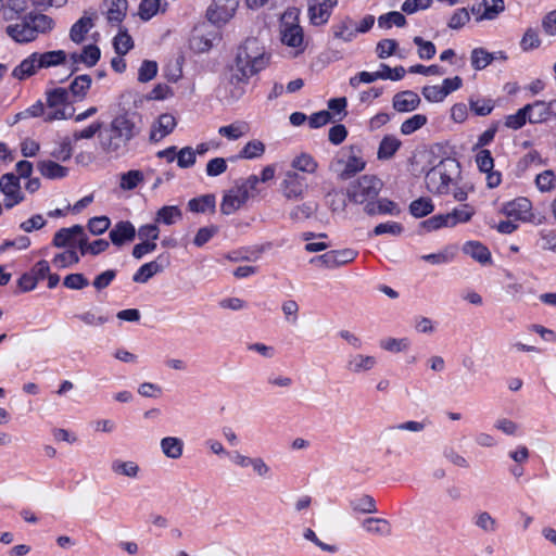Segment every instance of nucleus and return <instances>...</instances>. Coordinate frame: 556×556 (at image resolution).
Wrapping results in <instances>:
<instances>
[{"mask_svg": "<svg viewBox=\"0 0 556 556\" xmlns=\"http://www.w3.org/2000/svg\"><path fill=\"white\" fill-rule=\"evenodd\" d=\"M144 180V175L141 170L131 169L123 173L119 177V188L124 191L136 189Z\"/></svg>", "mask_w": 556, "mask_h": 556, "instance_id": "40", "label": "nucleus"}, {"mask_svg": "<svg viewBox=\"0 0 556 556\" xmlns=\"http://www.w3.org/2000/svg\"><path fill=\"white\" fill-rule=\"evenodd\" d=\"M405 23V16L397 11H392L378 17V25L381 28H391L393 25L402 27Z\"/></svg>", "mask_w": 556, "mask_h": 556, "instance_id": "53", "label": "nucleus"}, {"mask_svg": "<svg viewBox=\"0 0 556 556\" xmlns=\"http://www.w3.org/2000/svg\"><path fill=\"white\" fill-rule=\"evenodd\" d=\"M299 10L295 8L287 9L280 18V40L282 45L293 50V55L303 53L306 43L304 41V33L299 24Z\"/></svg>", "mask_w": 556, "mask_h": 556, "instance_id": "5", "label": "nucleus"}, {"mask_svg": "<svg viewBox=\"0 0 556 556\" xmlns=\"http://www.w3.org/2000/svg\"><path fill=\"white\" fill-rule=\"evenodd\" d=\"M100 49L96 45L86 46L81 53H73L72 60L74 63L81 62L87 66H93L100 59Z\"/></svg>", "mask_w": 556, "mask_h": 556, "instance_id": "41", "label": "nucleus"}, {"mask_svg": "<svg viewBox=\"0 0 556 556\" xmlns=\"http://www.w3.org/2000/svg\"><path fill=\"white\" fill-rule=\"evenodd\" d=\"M362 529L370 535L386 538L391 535V523L383 518L368 517L361 523Z\"/></svg>", "mask_w": 556, "mask_h": 556, "instance_id": "19", "label": "nucleus"}, {"mask_svg": "<svg viewBox=\"0 0 556 556\" xmlns=\"http://www.w3.org/2000/svg\"><path fill=\"white\" fill-rule=\"evenodd\" d=\"M111 471L117 477L136 480L138 479L141 469L135 460L115 458L111 462Z\"/></svg>", "mask_w": 556, "mask_h": 556, "instance_id": "21", "label": "nucleus"}, {"mask_svg": "<svg viewBox=\"0 0 556 556\" xmlns=\"http://www.w3.org/2000/svg\"><path fill=\"white\" fill-rule=\"evenodd\" d=\"M434 210L433 203L429 198H419L414 200L409 205L410 214L416 218H421L430 214Z\"/></svg>", "mask_w": 556, "mask_h": 556, "instance_id": "46", "label": "nucleus"}, {"mask_svg": "<svg viewBox=\"0 0 556 556\" xmlns=\"http://www.w3.org/2000/svg\"><path fill=\"white\" fill-rule=\"evenodd\" d=\"M420 103L417 93L413 91H402L393 98V108L399 112H409L415 110Z\"/></svg>", "mask_w": 556, "mask_h": 556, "instance_id": "29", "label": "nucleus"}, {"mask_svg": "<svg viewBox=\"0 0 556 556\" xmlns=\"http://www.w3.org/2000/svg\"><path fill=\"white\" fill-rule=\"evenodd\" d=\"M117 54H126L134 46L131 37L126 31H119L113 41Z\"/></svg>", "mask_w": 556, "mask_h": 556, "instance_id": "58", "label": "nucleus"}, {"mask_svg": "<svg viewBox=\"0 0 556 556\" xmlns=\"http://www.w3.org/2000/svg\"><path fill=\"white\" fill-rule=\"evenodd\" d=\"M473 525L486 534L495 533L500 527L497 520L486 510H479L475 514Z\"/></svg>", "mask_w": 556, "mask_h": 556, "instance_id": "34", "label": "nucleus"}, {"mask_svg": "<svg viewBox=\"0 0 556 556\" xmlns=\"http://www.w3.org/2000/svg\"><path fill=\"white\" fill-rule=\"evenodd\" d=\"M37 169L48 179H61L67 176L68 168L51 160H41L37 163Z\"/></svg>", "mask_w": 556, "mask_h": 556, "instance_id": "28", "label": "nucleus"}, {"mask_svg": "<svg viewBox=\"0 0 556 556\" xmlns=\"http://www.w3.org/2000/svg\"><path fill=\"white\" fill-rule=\"evenodd\" d=\"M0 191L3 194V205L8 210H11L24 201L20 178L12 173L4 174L0 177Z\"/></svg>", "mask_w": 556, "mask_h": 556, "instance_id": "10", "label": "nucleus"}, {"mask_svg": "<svg viewBox=\"0 0 556 556\" xmlns=\"http://www.w3.org/2000/svg\"><path fill=\"white\" fill-rule=\"evenodd\" d=\"M526 108L531 124L544 123L556 117V99L548 102L535 101L531 104H526Z\"/></svg>", "mask_w": 556, "mask_h": 556, "instance_id": "12", "label": "nucleus"}, {"mask_svg": "<svg viewBox=\"0 0 556 556\" xmlns=\"http://www.w3.org/2000/svg\"><path fill=\"white\" fill-rule=\"evenodd\" d=\"M164 456L169 459H178L184 453V441L176 437H165L160 442Z\"/></svg>", "mask_w": 556, "mask_h": 556, "instance_id": "33", "label": "nucleus"}, {"mask_svg": "<svg viewBox=\"0 0 556 556\" xmlns=\"http://www.w3.org/2000/svg\"><path fill=\"white\" fill-rule=\"evenodd\" d=\"M84 235V228L75 225L70 228H61L55 232L53 238V245L56 248H64L72 245L73 241Z\"/></svg>", "mask_w": 556, "mask_h": 556, "instance_id": "30", "label": "nucleus"}, {"mask_svg": "<svg viewBox=\"0 0 556 556\" xmlns=\"http://www.w3.org/2000/svg\"><path fill=\"white\" fill-rule=\"evenodd\" d=\"M157 73V64L154 61L146 60L142 62L138 72V80L141 83L150 81Z\"/></svg>", "mask_w": 556, "mask_h": 556, "instance_id": "60", "label": "nucleus"}, {"mask_svg": "<svg viewBox=\"0 0 556 556\" xmlns=\"http://www.w3.org/2000/svg\"><path fill=\"white\" fill-rule=\"evenodd\" d=\"M463 251L475 261L486 264L491 261V253L489 249L478 241H469L464 244Z\"/></svg>", "mask_w": 556, "mask_h": 556, "instance_id": "35", "label": "nucleus"}, {"mask_svg": "<svg viewBox=\"0 0 556 556\" xmlns=\"http://www.w3.org/2000/svg\"><path fill=\"white\" fill-rule=\"evenodd\" d=\"M380 346L386 351L399 353L408 349L409 341L407 339L387 338L380 342Z\"/></svg>", "mask_w": 556, "mask_h": 556, "instance_id": "61", "label": "nucleus"}, {"mask_svg": "<svg viewBox=\"0 0 556 556\" xmlns=\"http://www.w3.org/2000/svg\"><path fill=\"white\" fill-rule=\"evenodd\" d=\"M90 86L91 77L89 75H79L71 83L70 90L74 97L83 99Z\"/></svg>", "mask_w": 556, "mask_h": 556, "instance_id": "49", "label": "nucleus"}, {"mask_svg": "<svg viewBox=\"0 0 556 556\" xmlns=\"http://www.w3.org/2000/svg\"><path fill=\"white\" fill-rule=\"evenodd\" d=\"M476 164L482 173L493 170L494 160L489 150H480L476 155Z\"/></svg>", "mask_w": 556, "mask_h": 556, "instance_id": "62", "label": "nucleus"}, {"mask_svg": "<svg viewBox=\"0 0 556 556\" xmlns=\"http://www.w3.org/2000/svg\"><path fill=\"white\" fill-rule=\"evenodd\" d=\"M427 123V117L422 114H416L401 125V132L403 135H410L416 130L420 129Z\"/></svg>", "mask_w": 556, "mask_h": 556, "instance_id": "56", "label": "nucleus"}, {"mask_svg": "<svg viewBox=\"0 0 556 556\" xmlns=\"http://www.w3.org/2000/svg\"><path fill=\"white\" fill-rule=\"evenodd\" d=\"M527 121H529V114L525 105L523 108L519 109L515 114L506 116L504 124L507 128L517 130L521 128L527 123Z\"/></svg>", "mask_w": 556, "mask_h": 556, "instance_id": "54", "label": "nucleus"}, {"mask_svg": "<svg viewBox=\"0 0 556 556\" xmlns=\"http://www.w3.org/2000/svg\"><path fill=\"white\" fill-rule=\"evenodd\" d=\"M250 198V193L244 188L235 187L223 198L220 211L225 215H230L238 211Z\"/></svg>", "mask_w": 556, "mask_h": 556, "instance_id": "15", "label": "nucleus"}, {"mask_svg": "<svg viewBox=\"0 0 556 556\" xmlns=\"http://www.w3.org/2000/svg\"><path fill=\"white\" fill-rule=\"evenodd\" d=\"M459 175V163L453 157L443 159L426 174V187L434 194L452 192L456 201L464 202L468 194L464 188L457 186Z\"/></svg>", "mask_w": 556, "mask_h": 556, "instance_id": "2", "label": "nucleus"}, {"mask_svg": "<svg viewBox=\"0 0 556 556\" xmlns=\"http://www.w3.org/2000/svg\"><path fill=\"white\" fill-rule=\"evenodd\" d=\"M536 245L542 251L556 253V229H541L538 232Z\"/></svg>", "mask_w": 556, "mask_h": 556, "instance_id": "42", "label": "nucleus"}, {"mask_svg": "<svg viewBox=\"0 0 556 556\" xmlns=\"http://www.w3.org/2000/svg\"><path fill=\"white\" fill-rule=\"evenodd\" d=\"M337 0H308V15L311 23L323 25L328 22Z\"/></svg>", "mask_w": 556, "mask_h": 556, "instance_id": "13", "label": "nucleus"}, {"mask_svg": "<svg viewBox=\"0 0 556 556\" xmlns=\"http://www.w3.org/2000/svg\"><path fill=\"white\" fill-rule=\"evenodd\" d=\"M269 62L265 46L257 38H248L239 48L235 63L230 68L229 85L233 99L244 93L249 79L264 70Z\"/></svg>", "mask_w": 556, "mask_h": 556, "instance_id": "1", "label": "nucleus"}, {"mask_svg": "<svg viewBox=\"0 0 556 556\" xmlns=\"http://www.w3.org/2000/svg\"><path fill=\"white\" fill-rule=\"evenodd\" d=\"M473 213H475L473 208L471 206H469L468 204L462 205L460 207L453 210L451 213H447L448 218H450V225H452V227H454L457 224L466 223V222L470 220Z\"/></svg>", "mask_w": 556, "mask_h": 556, "instance_id": "51", "label": "nucleus"}, {"mask_svg": "<svg viewBox=\"0 0 556 556\" xmlns=\"http://www.w3.org/2000/svg\"><path fill=\"white\" fill-rule=\"evenodd\" d=\"M382 186L383 184L378 177L364 175L350 184L348 188V197L352 202L363 204L365 206L367 203L377 199Z\"/></svg>", "mask_w": 556, "mask_h": 556, "instance_id": "6", "label": "nucleus"}, {"mask_svg": "<svg viewBox=\"0 0 556 556\" xmlns=\"http://www.w3.org/2000/svg\"><path fill=\"white\" fill-rule=\"evenodd\" d=\"M75 318L80 320L84 325L90 327H101L109 320V317L104 315L99 308H90L84 311L75 315Z\"/></svg>", "mask_w": 556, "mask_h": 556, "instance_id": "36", "label": "nucleus"}, {"mask_svg": "<svg viewBox=\"0 0 556 556\" xmlns=\"http://www.w3.org/2000/svg\"><path fill=\"white\" fill-rule=\"evenodd\" d=\"M104 7L108 21L118 24L126 15L128 3L127 0H105Z\"/></svg>", "mask_w": 556, "mask_h": 556, "instance_id": "31", "label": "nucleus"}, {"mask_svg": "<svg viewBox=\"0 0 556 556\" xmlns=\"http://www.w3.org/2000/svg\"><path fill=\"white\" fill-rule=\"evenodd\" d=\"M265 152V144L260 140L249 141L240 151L239 157L252 160L261 157Z\"/></svg>", "mask_w": 556, "mask_h": 556, "instance_id": "50", "label": "nucleus"}, {"mask_svg": "<svg viewBox=\"0 0 556 556\" xmlns=\"http://www.w3.org/2000/svg\"><path fill=\"white\" fill-rule=\"evenodd\" d=\"M136 236V229L130 222H119L110 231V239L115 245H122L126 241H131Z\"/></svg>", "mask_w": 556, "mask_h": 556, "instance_id": "24", "label": "nucleus"}, {"mask_svg": "<svg viewBox=\"0 0 556 556\" xmlns=\"http://www.w3.org/2000/svg\"><path fill=\"white\" fill-rule=\"evenodd\" d=\"M308 190L306 178L294 172L286 170L279 182V192L289 202L302 200Z\"/></svg>", "mask_w": 556, "mask_h": 556, "instance_id": "8", "label": "nucleus"}, {"mask_svg": "<svg viewBox=\"0 0 556 556\" xmlns=\"http://www.w3.org/2000/svg\"><path fill=\"white\" fill-rule=\"evenodd\" d=\"M176 125L177 122L174 115L169 113L161 114L152 125L150 139L155 142L162 140L173 132Z\"/></svg>", "mask_w": 556, "mask_h": 556, "instance_id": "17", "label": "nucleus"}, {"mask_svg": "<svg viewBox=\"0 0 556 556\" xmlns=\"http://www.w3.org/2000/svg\"><path fill=\"white\" fill-rule=\"evenodd\" d=\"M414 43L418 47V56L422 60H430L435 54V46L419 36L414 37Z\"/></svg>", "mask_w": 556, "mask_h": 556, "instance_id": "57", "label": "nucleus"}, {"mask_svg": "<svg viewBox=\"0 0 556 556\" xmlns=\"http://www.w3.org/2000/svg\"><path fill=\"white\" fill-rule=\"evenodd\" d=\"M401 144V141L395 136L383 137L378 148V159L390 160L400 149Z\"/></svg>", "mask_w": 556, "mask_h": 556, "instance_id": "37", "label": "nucleus"}, {"mask_svg": "<svg viewBox=\"0 0 556 556\" xmlns=\"http://www.w3.org/2000/svg\"><path fill=\"white\" fill-rule=\"evenodd\" d=\"M217 231L218 228L213 225L200 228L193 239V244L198 248L203 247L217 233Z\"/></svg>", "mask_w": 556, "mask_h": 556, "instance_id": "63", "label": "nucleus"}, {"mask_svg": "<svg viewBox=\"0 0 556 556\" xmlns=\"http://www.w3.org/2000/svg\"><path fill=\"white\" fill-rule=\"evenodd\" d=\"M214 206L215 199L213 195H203L201 198H194L188 202L189 210L195 213H204L210 208H214Z\"/></svg>", "mask_w": 556, "mask_h": 556, "instance_id": "55", "label": "nucleus"}, {"mask_svg": "<svg viewBox=\"0 0 556 556\" xmlns=\"http://www.w3.org/2000/svg\"><path fill=\"white\" fill-rule=\"evenodd\" d=\"M40 68L37 60V52L31 53L24 59L13 71L12 76L18 80H24L37 73Z\"/></svg>", "mask_w": 556, "mask_h": 556, "instance_id": "26", "label": "nucleus"}, {"mask_svg": "<svg viewBox=\"0 0 556 556\" xmlns=\"http://www.w3.org/2000/svg\"><path fill=\"white\" fill-rule=\"evenodd\" d=\"M493 60L494 55L483 48H476L471 51V65L477 71L485 68Z\"/></svg>", "mask_w": 556, "mask_h": 556, "instance_id": "47", "label": "nucleus"}, {"mask_svg": "<svg viewBox=\"0 0 556 556\" xmlns=\"http://www.w3.org/2000/svg\"><path fill=\"white\" fill-rule=\"evenodd\" d=\"M377 365V359L371 355L354 354L351 355L346 363V369L355 375L365 374Z\"/></svg>", "mask_w": 556, "mask_h": 556, "instance_id": "22", "label": "nucleus"}, {"mask_svg": "<svg viewBox=\"0 0 556 556\" xmlns=\"http://www.w3.org/2000/svg\"><path fill=\"white\" fill-rule=\"evenodd\" d=\"M338 165H342L343 168L339 170V178L342 180H346L354 176L355 174L362 172L365 168V161L353 153V149H351L350 154L348 159L344 160H338Z\"/></svg>", "mask_w": 556, "mask_h": 556, "instance_id": "20", "label": "nucleus"}, {"mask_svg": "<svg viewBox=\"0 0 556 556\" xmlns=\"http://www.w3.org/2000/svg\"><path fill=\"white\" fill-rule=\"evenodd\" d=\"M470 20L469 12L465 9L456 10L451 16L447 26L452 29H459L465 26Z\"/></svg>", "mask_w": 556, "mask_h": 556, "instance_id": "64", "label": "nucleus"}, {"mask_svg": "<svg viewBox=\"0 0 556 556\" xmlns=\"http://www.w3.org/2000/svg\"><path fill=\"white\" fill-rule=\"evenodd\" d=\"M98 18L96 11H86L84 15L76 21L70 29V38L75 43H81L87 33L94 26Z\"/></svg>", "mask_w": 556, "mask_h": 556, "instance_id": "14", "label": "nucleus"}, {"mask_svg": "<svg viewBox=\"0 0 556 556\" xmlns=\"http://www.w3.org/2000/svg\"><path fill=\"white\" fill-rule=\"evenodd\" d=\"M181 218V211L176 205H166L156 212L155 223L173 225Z\"/></svg>", "mask_w": 556, "mask_h": 556, "instance_id": "43", "label": "nucleus"}, {"mask_svg": "<svg viewBox=\"0 0 556 556\" xmlns=\"http://www.w3.org/2000/svg\"><path fill=\"white\" fill-rule=\"evenodd\" d=\"M54 27V21L41 13H28L15 23L7 26L5 33L18 43L34 41L39 35L50 33Z\"/></svg>", "mask_w": 556, "mask_h": 556, "instance_id": "4", "label": "nucleus"}, {"mask_svg": "<svg viewBox=\"0 0 556 556\" xmlns=\"http://www.w3.org/2000/svg\"><path fill=\"white\" fill-rule=\"evenodd\" d=\"M290 166V170H294L299 174H315L318 168V163L311 154L303 152L292 159Z\"/></svg>", "mask_w": 556, "mask_h": 556, "instance_id": "32", "label": "nucleus"}, {"mask_svg": "<svg viewBox=\"0 0 556 556\" xmlns=\"http://www.w3.org/2000/svg\"><path fill=\"white\" fill-rule=\"evenodd\" d=\"M426 428L422 421L409 420L399 425L387 427L380 434L384 441H390L395 438L397 431L421 432Z\"/></svg>", "mask_w": 556, "mask_h": 556, "instance_id": "25", "label": "nucleus"}, {"mask_svg": "<svg viewBox=\"0 0 556 556\" xmlns=\"http://www.w3.org/2000/svg\"><path fill=\"white\" fill-rule=\"evenodd\" d=\"M161 0H142L139 5V16L148 21L153 17L160 10Z\"/></svg>", "mask_w": 556, "mask_h": 556, "instance_id": "59", "label": "nucleus"}, {"mask_svg": "<svg viewBox=\"0 0 556 556\" xmlns=\"http://www.w3.org/2000/svg\"><path fill=\"white\" fill-rule=\"evenodd\" d=\"M535 185L541 192H551L556 187V176L553 170H544L536 175Z\"/></svg>", "mask_w": 556, "mask_h": 556, "instance_id": "52", "label": "nucleus"}, {"mask_svg": "<svg viewBox=\"0 0 556 556\" xmlns=\"http://www.w3.org/2000/svg\"><path fill=\"white\" fill-rule=\"evenodd\" d=\"M67 90L55 88L47 94V106L43 112L46 122L67 119L73 116L74 108L67 101Z\"/></svg>", "mask_w": 556, "mask_h": 556, "instance_id": "7", "label": "nucleus"}, {"mask_svg": "<svg viewBox=\"0 0 556 556\" xmlns=\"http://www.w3.org/2000/svg\"><path fill=\"white\" fill-rule=\"evenodd\" d=\"M364 212L370 216L374 215H399L400 208L397 204L387 198L374 200L367 203L364 207Z\"/></svg>", "mask_w": 556, "mask_h": 556, "instance_id": "23", "label": "nucleus"}, {"mask_svg": "<svg viewBox=\"0 0 556 556\" xmlns=\"http://www.w3.org/2000/svg\"><path fill=\"white\" fill-rule=\"evenodd\" d=\"M532 204L527 198H517L505 206V213L509 217L520 219L522 222H531L533 214L531 212Z\"/></svg>", "mask_w": 556, "mask_h": 556, "instance_id": "18", "label": "nucleus"}, {"mask_svg": "<svg viewBox=\"0 0 556 556\" xmlns=\"http://www.w3.org/2000/svg\"><path fill=\"white\" fill-rule=\"evenodd\" d=\"M167 256H159L155 261L143 264L134 275L135 282L146 283L154 275L163 271L168 266Z\"/></svg>", "mask_w": 556, "mask_h": 556, "instance_id": "16", "label": "nucleus"}, {"mask_svg": "<svg viewBox=\"0 0 556 556\" xmlns=\"http://www.w3.org/2000/svg\"><path fill=\"white\" fill-rule=\"evenodd\" d=\"M249 132V125L245 122H235L218 128V134L228 140H238Z\"/></svg>", "mask_w": 556, "mask_h": 556, "instance_id": "38", "label": "nucleus"}, {"mask_svg": "<svg viewBox=\"0 0 556 556\" xmlns=\"http://www.w3.org/2000/svg\"><path fill=\"white\" fill-rule=\"evenodd\" d=\"M136 136V125L128 113L116 115L98 135L101 150L110 155L122 154Z\"/></svg>", "mask_w": 556, "mask_h": 556, "instance_id": "3", "label": "nucleus"}, {"mask_svg": "<svg viewBox=\"0 0 556 556\" xmlns=\"http://www.w3.org/2000/svg\"><path fill=\"white\" fill-rule=\"evenodd\" d=\"M317 208L318 204L314 201L303 202L294 206L290 211L289 216L293 220H304L311 218L317 212Z\"/></svg>", "mask_w": 556, "mask_h": 556, "instance_id": "44", "label": "nucleus"}, {"mask_svg": "<svg viewBox=\"0 0 556 556\" xmlns=\"http://www.w3.org/2000/svg\"><path fill=\"white\" fill-rule=\"evenodd\" d=\"M350 507L354 513L359 514H375L377 511L374 497L367 494L351 500Z\"/></svg>", "mask_w": 556, "mask_h": 556, "instance_id": "39", "label": "nucleus"}, {"mask_svg": "<svg viewBox=\"0 0 556 556\" xmlns=\"http://www.w3.org/2000/svg\"><path fill=\"white\" fill-rule=\"evenodd\" d=\"M331 29L333 37L343 42H351L357 35L355 23L351 17H344L334 24Z\"/></svg>", "mask_w": 556, "mask_h": 556, "instance_id": "27", "label": "nucleus"}, {"mask_svg": "<svg viewBox=\"0 0 556 556\" xmlns=\"http://www.w3.org/2000/svg\"><path fill=\"white\" fill-rule=\"evenodd\" d=\"M357 252L353 249L331 250L323 255L314 257L311 263H316L324 268H337L355 260Z\"/></svg>", "mask_w": 556, "mask_h": 556, "instance_id": "11", "label": "nucleus"}, {"mask_svg": "<svg viewBox=\"0 0 556 556\" xmlns=\"http://www.w3.org/2000/svg\"><path fill=\"white\" fill-rule=\"evenodd\" d=\"M239 0H213L206 10L207 20L216 25L227 24L236 14Z\"/></svg>", "mask_w": 556, "mask_h": 556, "instance_id": "9", "label": "nucleus"}, {"mask_svg": "<svg viewBox=\"0 0 556 556\" xmlns=\"http://www.w3.org/2000/svg\"><path fill=\"white\" fill-rule=\"evenodd\" d=\"M484 11L478 20H494L505 9L504 0H482Z\"/></svg>", "mask_w": 556, "mask_h": 556, "instance_id": "48", "label": "nucleus"}, {"mask_svg": "<svg viewBox=\"0 0 556 556\" xmlns=\"http://www.w3.org/2000/svg\"><path fill=\"white\" fill-rule=\"evenodd\" d=\"M66 59V54L63 50L48 51L45 53H37V60L40 68H48L62 64Z\"/></svg>", "mask_w": 556, "mask_h": 556, "instance_id": "45", "label": "nucleus"}]
</instances>
